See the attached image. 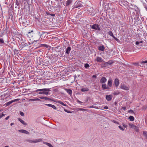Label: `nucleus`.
<instances>
[{"mask_svg":"<svg viewBox=\"0 0 147 147\" xmlns=\"http://www.w3.org/2000/svg\"><path fill=\"white\" fill-rule=\"evenodd\" d=\"M120 88L121 89L126 90H128L129 89V88L124 84H121Z\"/></svg>","mask_w":147,"mask_h":147,"instance_id":"8","label":"nucleus"},{"mask_svg":"<svg viewBox=\"0 0 147 147\" xmlns=\"http://www.w3.org/2000/svg\"><path fill=\"white\" fill-rule=\"evenodd\" d=\"M108 107L107 106H105L104 107V109H108Z\"/></svg>","mask_w":147,"mask_h":147,"instance_id":"52","label":"nucleus"},{"mask_svg":"<svg viewBox=\"0 0 147 147\" xmlns=\"http://www.w3.org/2000/svg\"><path fill=\"white\" fill-rule=\"evenodd\" d=\"M114 84L116 87H117L118 86L119 84V81L118 78H116L115 79Z\"/></svg>","mask_w":147,"mask_h":147,"instance_id":"5","label":"nucleus"},{"mask_svg":"<svg viewBox=\"0 0 147 147\" xmlns=\"http://www.w3.org/2000/svg\"><path fill=\"white\" fill-rule=\"evenodd\" d=\"M71 50V48L70 47H68L66 49V53L69 54V52Z\"/></svg>","mask_w":147,"mask_h":147,"instance_id":"14","label":"nucleus"},{"mask_svg":"<svg viewBox=\"0 0 147 147\" xmlns=\"http://www.w3.org/2000/svg\"><path fill=\"white\" fill-rule=\"evenodd\" d=\"M39 91H42V92L40 91L38 94H45L46 95H48L49 94V92L51 90L49 88H43L40 89H38L36 90V92H38Z\"/></svg>","mask_w":147,"mask_h":147,"instance_id":"1","label":"nucleus"},{"mask_svg":"<svg viewBox=\"0 0 147 147\" xmlns=\"http://www.w3.org/2000/svg\"><path fill=\"white\" fill-rule=\"evenodd\" d=\"M126 107H123L121 108V109H123L124 110H125L126 109Z\"/></svg>","mask_w":147,"mask_h":147,"instance_id":"47","label":"nucleus"},{"mask_svg":"<svg viewBox=\"0 0 147 147\" xmlns=\"http://www.w3.org/2000/svg\"><path fill=\"white\" fill-rule=\"evenodd\" d=\"M123 125L124 127H126L127 126V125L125 124L124 123H123Z\"/></svg>","mask_w":147,"mask_h":147,"instance_id":"46","label":"nucleus"},{"mask_svg":"<svg viewBox=\"0 0 147 147\" xmlns=\"http://www.w3.org/2000/svg\"><path fill=\"white\" fill-rule=\"evenodd\" d=\"M57 102H58L59 103H60V104L62 105L63 106H67V105H66V104H64L63 102H62L61 101H58Z\"/></svg>","mask_w":147,"mask_h":147,"instance_id":"22","label":"nucleus"},{"mask_svg":"<svg viewBox=\"0 0 147 147\" xmlns=\"http://www.w3.org/2000/svg\"><path fill=\"white\" fill-rule=\"evenodd\" d=\"M17 99H15L14 100H12L9 101V102H7L5 103L6 105V106H8L10 104H11L12 103H13V102H15L16 101H17Z\"/></svg>","mask_w":147,"mask_h":147,"instance_id":"12","label":"nucleus"},{"mask_svg":"<svg viewBox=\"0 0 147 147\" xmlns=\"http://www.w3.org/2000/svg\"><path fill=\"white\" fill-rule=\"evenodd\" d=\"M133 64L135 65H139V63L138 62H136V63H134Z\"/></svg>","mask_w":147,"mask_h":147,"instance_id":"36","label":"nucleus"},{"mask_svg":"<svg viewBox=\"0 0 147 147\" xmlns=\"http://www.w3.org/2000/svg\"><path fill=\"white\" fill-rule=\"evenodd\" d=\"M33 32V31L32 30H29V32H28V34H30Z\"/></svg>","mask_w":147,"mask_h":147,"instance_id":"48","label":"nucleus"},{"mask_svg":"<svg viewBox=\"0 0 147 147\" xmlns=\"http://www.w3.org/2000/svg\"><path fill=\"white\" fill-rule=\"evenodd\" d=\"M5 115L3 113L1 115H0V119L3 116H4Z\"/></svg>","mask_w":147,"mask_h":147,"instance_id":"43","label":"nucleus"},{"mask_svg":"<svg viewBox=\"0 0 147 147\" xmlns=\"http://www.w3.org/2000/svg\"><path fill=\"white\" fill-rule=\"evenodd\" d=\"M128 112L129 113H134V111L132 110H129Z\"/></svg>","mask_w":147,"mask_h":147,"instance_id":"34","label":"nucleus"},{"mask_svg":"<svg viewBox=\"0 0 147 147\" xmlns=\"http://www.w3.org/2000/svg\"><path fill=\"white\" fill-rule=\"evenodd\" d=\"M109 34L111 36H112L113 37H114V36L112 32L111 31H109Z\"/></svg>","mask_w":147,"mask_h":147,"instance_id":"25","label":"nucleus"},{"mask_svg":"<svg viewBox=\"0 0 147 147\" xmlns=\"http://www.w3.org/2000/svg\"><path fill=\"white\" fill-rule=\"evenodd\" d=\"M90 66L88 63H86L84 65V67L86 68H88Z\"/></svg>","mask_w":147,"mask_h":147,"instance_id":"29","label":"nucleus"},{"mask_svg":"<svg viewBox=\"0 0 147 147\" xmlns=\"http://www.w3.org/2000/svg\"><path fill=\"white\" fill-rule=\"evenodd\" d=\"M18 131L20 132L24 133L27 134H29V133L28 131L25 130L20 129Z\"/></svg>","mask_w":147,"mask_h":147,"instance_id":"10","label":"nucleus"},{"mask_svg":"<svg viewBox=\"0 0 147 147\" xmlns=\"http://www.w3.org/2000/svg\"><path fill=\"white\" fill-rule=\"evenodd\" d=\"M102 88L103 90L106 89L109 90L110 89L108 86H107L106 84H102Z\"/></svg>","mask_w":147,"mask_h":147,"instance_id":"9","label":"nucleus"},{"mask_svg":"<svg viewBox=\"0 0 147 147\" xmlns=\"http://www.w3.org/2000/svg\"><path fill=\"white\" fill-rule=\"evenodd\" d=\"M30 100L31 101H36V99L35 98V99H31Z\"/></svg>","mask_w":147,"mask_h":147,"instance_id":"44","label":"nucleus"},{"mask_svg":"<svg viewBox=\"0 0 147 147\" xmlns=\"http://www.w3.org/2000/svg\"><path fill=\"white\" fill-rule=\"evenodd\" d=\"M91 28L96 30H100V29L98 24H94L92 25Z\"/></svg>","mask_w":147,"mask_h":147,"instance_id":"2","label":"nucleus"},{"mask_svg":"<svg viewBox=\"0 0 147 147\" xmlns=\"http://www.w3.org/2000/svg\"><path fill=\"white\" fill-rule=\"evenodd\" d=\"M18 51L16 50V49H15L14 50V52L15 53H15L16 51Z\"/></svg>","mask_w":147,"mask_h":147,"instance_id":"57","label":"nucleus"},{"mask_svg":"<svg viewBox=\"0 0 147 147\" xmlns=\"http://www.w3.org/2000/svg\"><path fill=\"white\" fill-rule=\"evenodd\" d=\"M143 135L147 137V132L145 131H143Z\"/></svg>","mask_w":147,"mask_h":147,"instance_id":"30","label":"nucleus"},{"mask_svg":"<svg viewBox=\"0 0 147 147\" xmlns=\"http://www.w3.org/2000/svg\"><path fill=\"white\" fill-rule=\"evenodd\" d=\"M51 107L55 110L57 109L56 107L54 105H52Z\"/></svg>","mask_w":147,"mask_h":147,"instance_id":"35","label":"nucleus"},{"mask_svg":"<svg viewBox=\"0 0 147 147\" xmlns=\"http://www.w3.org/2000/svg\"><path fill=\"white\" fill-rule=\"evenodd\" d=\"M9 117V116H8L5 118V119L6 120H8Z\"/></svg>","mask_w":147,"mask_h":147,"instance_id":"50","label":"nucleus"},{"mask_svg":"<svg viewBox=\"0 0 147 147\" xmlns=\"http://www.w3.org/2000/svg\"><path fill=\"white\" fill-rule=\"evenodd\" d=\"M40 98L41 99H45V100H51L53 102H56L54 100L46 97L41 96L40 97Z\"/></svg>","mask_w":147,"mask_h":147,"instance_id":"3","label":"nucleus"},{"mask_svg":"<svg viewBox=\"0 0 147 147\" xmlns=\"http://www.w3.org/2000/svg\"><path fill=\"white\" fill-rule=\"evenodd\" d=\"M130 127L131 128H133L134 127V126H135L133 124H130V123H129V124Z\"/></svg>","mask_w":147,"mask_h":147,"instance_id":"31","label":"nucleus"},{"mask_svg":"<svg viewBox=\"0 0 147 147\" xmlns=\"http://www.w3.org/2000/svg\"><path fill=\"white\" fill-rule=\"evenodd\" d=\"M113 122L114 123H117V124H119V123H118L117 121H115L114 120H113Z\"/></svg>","mask_w":147,"mask_h":147,"instance_id":"45","label":"nucleus"},{"mask_svg":"<svg viewBox=\"0 0 147 147\" xmlns=\"http://www.w3.org/2000/svg\"><path fill=\"white\" fill-rule=\"evenodd\" d=\"M113 98V95H107L106 96V98L108 101H110Z\"/></svg>","mask_w":147,"mask_h":147,"instance_id":"7","label":"nucleus"},{"mask_svg":"<svg viewBox=\"0 0 147 147\" xmlns=\"http://www.w3.org/2000/svg\"><path fill=\"white\" fill-rule=\"evenodd\" d=\"M113 38L115 39V40L117 41H118L119 40L118 38H116L114 36L113 37Z\"/></svg>","mask_w":147,"mask_h":147,"instance_id":"40","label":"nucleus"},{"mask_svg":"<svg viewBox=\"0 0 147 147\" xmlns=\"http://www.w3.org/2000/svg\"><path fill=\"white\" fill-rule=\"evenodd\" d=\"M105 49V47L103 45L101 46H100L98 47V49L99 50L101 51H103Z\"/></svg>","mask_w":147,"mask_h":147,"instance_id":"13","label":"nucleus"},{"mask_svg":"<svg viewBox=\"0 0 147 147\" xmlns=\"http://www.w3.org/2000/svg\"><path fill=\"white\" fill-rule=\"evenodd\" d=\"M119 127L120 129L122 131L124 130L123 129V128L121 126H119Z\"/></svg>","mask_w":147,"mask_h":147,"instance_id":"39","label":"nucleus"},{"mask_svg":"<svg viewBox=\"0 0 147 147\" xmlns=\"http://www.w3.org/2000/svg\"><path fill=\"white\" fill-rule=\"evenodd\" d=\"M18 120L19 121H20L24 125H26L27 123H25L24 121L22 119H21L20 118L18 119Z\"/></svg>","mask_w":147,"mask_h":147,"instance_id":"16","label":"nucleus"},{"mask_svg":"<svg viewBox=\"0 0 147 147\" xmlns=\"http://www.w3.org/2000/svg\"><path fill=\"white\" fill-rule=\"evenodd\" d=\"M147 108V106H144L142 108V110H146Z\"/></svg>","mask_w":147,"mask_h":147,"instance_id":"33","label":"nucleus"},{"mask_svg":"<svg viewBox=\"0 0 147 147\" xmlns=\"http://www.w3.org/2000/svg\"><path fill=\"white\" fill-rule=\"evenodd\" d=\"M64 110L65 112H66L68 113H71V112L68 111L66 109H64Z\"/></svg>","mask_w":147,"mask_h":147,"instance_id":"37","label":"nucleus"},{"mask_svg":"<svg viewBox=\"0 0 147 147\" xmlns=\"http://www.w3.org/2000/svg\"><path fill=\"white\" fill-rule=\"evenodd\" d=\"M81 90L82 92L87 91L88 90V88H82L81 89Z\"/></svg>","mask_w":147,"mask_h":147,"instance_id":"21","label":"nucleus"},{"mask_svg":"<svg viewBox=\"0 0 147 147\" xmlns=\"http://www.w3.org/2000/svg\"><path fill=\"white\" fill-rule=\"evenodd\" d=\"M112 79L111 78L109 79L108 82V86L109 87H111L112 86Z\"/></svg>","mask_w":147,"mask_h":147,"instance_id":"6","label":"nucleus"},{"mask_svg":"<svg viewBox=\"0 0 147 147\" xmlns=\"http://www.w3.org/2000/svg\"><path fill=\"white\" fill-rule=\"evenodd\" d=\"M44 143L48 146L49 147H53V146L51 144L49 143L44 142Z\"/></svg>","mask_w":147,"mask_h":147,"instance_id":"20","label":"nucleus"},{"mask_svg":"<svg viewBox=\"0 0 147 147\" xmlns=\"http://www.w3.org/2000/svg\"><path fill=\"white\" fill-rule=\"evenodd\" d=\"M129 119L131 121H133L134 120V117L133 116H130L129 117Z\"/></svg>","mask_w":147,"mask_h":147,"instance_id":"19","label":"nucleus"},{"mask_svg":"<svg viewBox=\"0 0 147 147\" xmlns=\"http://www.w3.org/2000/svg\"><path fill=\"white\" fill-rule=\"evenodd\" d=\"M50 15L52 16H55V14L52 13L50 14Z\"/></svg>","mask_w":147,"mask_h":147,"instance_id":"51","label":"nucleus"},{"mask_svg":"<svg viewBox=\"0 0 147 147\" xmlns=\"http://www.w3.org/2000/svg\"><path fill=\"white\" fill-rule=\"evenodd\" d=\"M119 94V93H117L116 92H114V95H117V94Z\"/></svg>","mask_w":147,"mask_h":147,"instance_id":"55","label":"nucleus"},{"mask_svg":"<svg viewBox=\"0 0 147 147\" xmlns=\"http://www.w3.org/2000/svg\"><path fill=\"white\" fill-rule=\"evenodd\" d=\"M16 4L18 5H19V3L18 2H17Z\"/></svg>","mask_w":147,"mask_h":147,"instance_id":"62","label":"nucleus"},{"mask_svg":"<svg viewBox=\"0 0 147 147\" xmlns=\"http://www.w3.org/2000/svg\"><path fill=\"white\" fill-rule=\"evenodd\" d=\"M36 101H39L40 100V99L39 98H36Z\"/></svg>","mask_w":147,"mask_h":147,"instance_id":"56","label":"nucleus"},{"mask_svg":"<svg viewBox=\"0 0 147 147\" xmlns=\"http://www.w3.org/2000/svg\"><path fill=\"white\" fill-rule=\"evenodd\" d=\"M45 105H46L48 107H51L52 105L51 104H45Z\"/></svg>","mask_w":147,"mask_h":147,"instance_id":"42","label":"nucleus"},{"mask_svg":"<svg viewBox=\"0 0 147 147\" xmlns=\"http://www.w3.org/2000/svg\"><path fill=\"white\" fill-rule=\"evenodd\" d=\"M114 104L115 105H116L117 104V102H115Z\"/></svg>","mask_w":147,"mask_h":147,"instance_id":"59","label":"nucleus"},{"mask_svg":"<svg viewBox=\"0 0 147 147\" xmlns=\"http://www.w3.org/2000/svg\"><path fill=\"white\" fill-rule=\"evenodd\" d=\"M141 63H147V61H143L141 62Z\"/></svg>","mask_w":147,"mask_h":147,"instance_id":"41","label":"nucleus"},{"mask_svg":"<svg viewBox=\"0 0 147 147\" xmlns=\"http://www.w3.org/2000/svg\"><path fill=\"white\" fill-rule=\"evenodd\" d=\"M96 75H94L92 76L93 78H96Z\"/></svg>","mask_w":147,"mask_h":147,"instance_id":"54","label":"nucleus"},{"mask_svg":"<svg viewBox=\"0 0 147 147\" xmlns=\"http://www.w3.org/2000/svg\"><path fill=\"white\" fill-rule=\"evenodd\" d=\"M66 91L70 94H71L72 93V90L70 89H66Z\"/></svg>","mask_w":147,"mask_h":147,"instance_id":"18","label":"nucleus"},{"mask_svg":"<svg viewBox=\"0 0 147 147\" xmlns=\"http://www.w3.org/2000/svg\"><path fill=\"white\" fill-rule=\"evenodd\" d=\"M72 1L71 0H67L66 3V6H68L70 4L72 3Z\"/></svg>","mask_w":147,"mask_h":147,"instance_id":"15","label":"nucleus"},{"mask_svg":"<svg viewBox=\"0 0 147 147\" xmlns=\"http://www.w3.org/2000/svg\"><path fill=\"white\" fill-rule=\"evenodd\" d=\"M144 1L146 2V0H142V2H143V5L144 6L145 8L147 11V7L146 6V5L145 4V3L144 2Z\"/></svg>","mask_w":147,"mask_h":147,"instance_id":"26","label":"nucleus"},{"mask_svg":"<svg viewBox=\"0 0 147 147\" xmlns=\"http://www.w3.org/2000/svg\"><path fill=\"white\" fill-rule=\"evenodd\" d=\"M96 60L97 62H102V58L100 57H97L96 59Z\"/></svg>","mask_w":147,"mask_h":147,"instance_id":"17","label":"nucleus"},{"mask_svg":"<svg viewBox=\"0 0 147 147\" xmlns=\"http://www.w3.org/2000/svg\"><path fill=\"white\" fill-rule=\"evenodd\" d=\"M14 123H11V124H10V125H11V126H12V125H14Z\"/></svg>","mask_w":147,"mask_h":147,"instance_id":"58","label":"nucleus"},{"mask_svg":"<svg viewBox=\"0 0 147 147\" xmlns=\"http://www.w3.org/2000/svg\"><path fill=\"white\" fill-rule=\"evenodd\" d=\"M0 44H4V41L3 39H0Z\"/></svg>","mask_w":147,"mask_h":147,"instance_id":"32","label":"nucleus"},{"mask_svg":"<svg viewBox=\"0 0 147 147\" xmlns=\"http://www.w3.org/2000/svg\"><path fill=\"white\" fill-rule=\"evenodd\" d=\"M78 102L79 103H80V104H81L82 103V102L80 101V100H78Z\"/></svg>","mask_w":147,"mask_h":147,"instance_id":"53","label":"nucleus"},{"mask_svg":"<svg viewBox=\"0 0 147 147\" xmlns=\"http://www.w3.org/2000/svg\"><path fill=\"white\" fill-rule=\"evenodd\" d=\"M42 141V140L40 139H37L35 140H29V142L31 143H37L38 142H41Z\"/></svg>","mask_w":147,"mask_h":147,"instance_id":"11","label":"nucleus"},{"mask_svg":"<svg viewBox=\"0 0 147 147\" xmlns=\"http://www.w3.org/2000/svg\"><path fill=\"white\" fill-rule=\"evenodd\" d=\"M37 41V40H34V41H33L32 42V44H33L35 41L36 42Z\"/></svg>","mask_w":147,"mask_h":147,"instance_id":"60","label":"nucleus"},{"mask_svg":"<svg viewBox=\"0 0 147 147\" xmlns=\"http://www.w3.org/2000/svg\"><path fill=\"white\" fill-rule=\"evenodd\" d=\"M108 65L107 63V62L104 63L102 64V66L103 67H106Z\"/></svg>","mask_w":147,"mask_h":147,"instance_id":"23","label":"nucleus"},{"mask_svg":"<svg viewBox=\"0 0 147 147\" xmlns=\"http://www.w3.org/2000/svg\"><path fill=\"white\" fill-rule=\"evenodd\" d=\"M106 78L104 77H102L100 80V82L101 84H105L107 81Z\"/></svg>","mask_w":147,"mask_h":147,"instance_id":"4","label":"nucleus"},{"mask_svg":"<svg viewBox=\"0 0 147 147\" xmlns=\"http://www.w3.org/2000/svg\"><path fill=\"white\" fill-rule=\"evenodd\" d=\"M113 63V62L112 60H110L108 62H107L108 65H110Z\"/></svg>","mask_w":147,"mask_h":147,"instance_id":"27","label":"nucleus"},{"mask_svg":"<svg viewBox=\"0 0 147 147\" xmlns=\"http://www.w3.org/2000/svg\"><path fill=\"white\" fill-rule=\"evenodd\" d=\"M41 45V46L45 47L47 48H48L49 47V46L48 45H47L46 44H42Z\"/></svg>","mask_w":147,"mask_h":147,"instance_id":"28","label":"nucleus"},{"mask_svg":"<svg viewBox=\"0 0 147 147\" xmlns=\"http://www.w3.org/2000/svg\"><path fill=\"white\" fill-rule=\"evenodd\" d=\"M5 147H9V146H5Z\"/></svg>","mask_w":147,"mask_h":147,"instance_id":"64","label":"nucleus"},{"mask_svg":"<svg viewBox=\"0 0 147 147\" xmlns=\"http://www.w3.org/2000/svg\"><path fill=\"white\" fill-rule=\"evenodd\" d=\"M139 44V42L136 41V44L137 45H138Z\"/></svg>","mask_w":147,"mask_h":147,"instance_id":"49","label":"nucleus"},{"mask_svg":"<svg viewBox=\"0 0 147 147\" xmlns=\"http://www.w3.org/2000/svg\"><path fill=\"white\" fill-rule=\"evenodd\" d=\"M133 129H135L136 131L137 132H138L139 131V129L138 128V127L135 125L133 128Z\"/></svg>","mask_w":147,"mask_h":147,"instance_id":"24","label":"nucleus"},{"mask_svg":"<svg viewBox=\"0 0 147 147\" xmlns=\"http://www.w3.org/2000/svg\"><path fill=\"white\" fill-rule=\"evenodd\" d=\"M143 42V41L142 40L140 42H139V43H142Z\"/></svg>","mask_w":147,"mask_h":147,"instance_id":"61","label":"nucleus"},{"mask_svg":"<svg viewBox=\"0 0 147 147\" xmlns=\"http://www.w3.org/2000/svg\"><path fill=\"white\" fill-rule=\"evenodd\" d=\"M20 114L22 116H24V114L23 112L20 111Z\"/></svg>","mask_w":147,"mask_h":147,"instance_id":"38","label":"nucleus"},{"mask_svg":"<svg viewBox=\"0 0 147 147\" xmlns=\"http://www.w3.org/2000/svg\"><path fill=\"white\" fill-rule=\"evenodd\" d=\"M57 48V47H55V49H55V50H56V48Z\"/></svg>","mask_w":147,"mask_h":147,"instance_id":"63","label":"nucleus"}]
</instances>
